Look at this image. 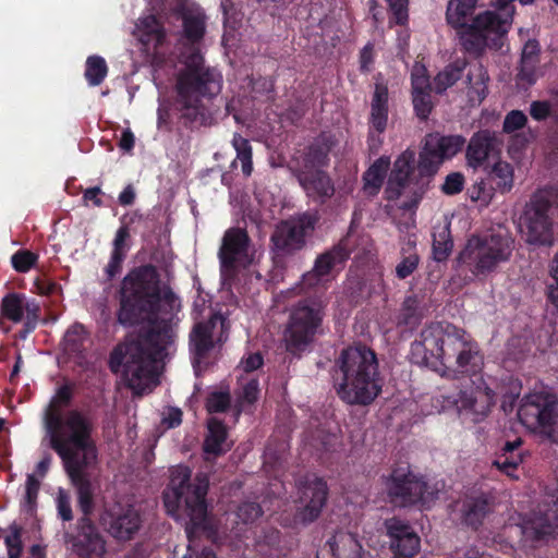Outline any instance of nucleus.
<instances>
[{"instance_id":"obj_17","label":"nucleus","mask_w":558,"mask_h":558,"mask_svg":"<svg viewBox=\"0 0 558 558\" xmlns=\"http://www.w3.org/2000/svg\"><path fill=\"white\" fill-rule=\"evenodd\" d=\"M178 20L182 23V28L178 35L180 46V56L184 53L201 51V44L206 34V15L199 9H192L181 5L175 10Z\"/></svg>"},{"instance_id":"obj_37","label":"nucleus","mask_w":558,"mask_h":558,"mask_svg":"<svg viewBox=\"0 0 558 558\" xmlns=\"http://www.w3.org/2000/svg\"><path fill=\"white\" fill-rule=\"evenodd\" d=\"M466 65L465 59H457L438 72L434 77V90L436 94L441 95L454 85L463 76Z\"/></svg>"},{"instance_id":"obj_38","label":"nucleus","mask_w":558,"mask_h":558,"mask_svg":"<svg viewBox=\"0 0 558 558\" xmlns=\"http://www.w3.org/2000/svg\"><path fill=\"white\" fill-rule=\"evenodd\" d=\"M488 81V73L482 64L472 65L468 71L465 81L470 97L472 99L476 98L480 102L483 101L487 95Z\"/></svg>"},{"instance_id":"obj_30","label":"nucleus","mask_w":558,"mask_h":558,"mask_svg":"<svg viewBox=\"0 0 558 558\" xmlns=\"http://www.w3.org/2000/svg\"><path fill=\"white\" fill-rule=\"evenodd\" d=\"M389 114V89L386 83L376 82L371 100L368 124L377 131H386Z\"/></svg>"},{"instance_id":"obj_25","label":"nucleus","mask_w":558,"mask_h":558,"mask_svg":"<svg viewBox=\"0 0 558 558\" xmlns=\"http://www.w3.org/2000/svg\"><path fill=\"white\" fill-rule=\"evenodd\" d=\"M494 506L495 498L488 493L465 496L460 509L462 524L477 531L485 518L493 511Z\"/></svg>"},{"instance_id":"obj_19","label":"nucleus","mask_w":558,"mask_h":558,"mask_svg":"<svg viewBox=\"0 0 558 558\" xmlns=\"http://www.w3.org/2000/svg\"><path fill=\"white\" fill-rule=\"evenodd\" d=\"M218 324L222 329L226 319L221 315L215 314L208 320L194 325L190 333V350L194 366L199 365L214 349V331Z\"/></svg>"},{"instance_id":"obj_48","label":"nucleus","mask_w":558,"mask_h":558,"mask_svg":"<svg viewBox=\"0 0 558 558\" xmlns=\"http://www.w3.org/2000/svg\"><path fill=\"white\" fill-rule=\"evenodd\" d=\"M326 281L327 279H325L322 275H318V272H316L315 268L313 267L312 270L305 272L302 276V279L300 281V289L305 293H308L311 290H314V294L312 296L323 295L324 298H327L325 294Z\"/></svg>"},{"instance_id":"obj_28","label":"nucleus","mask_w":558,"mask_h":558,"mask_svg":"<svg viewBox=\"0 0 558 558\" xmlns=\"http://www.w3.org/2000/svg\"><path fill=\"white\" fill-rule=\"evenodd\" d=\"M441 165V161H438V159L432 157L429 153H426V150L422 148L416 165L417 173L413 177V198L408 205L409 207L418 205L428 191L429 184Z\"/></svg>"},{"instance_id":"obj_58","label":"nucleus","mask_w":558,"mask_h":558,"mask_svg":"<svg viewBox=\"0 0 558 558\" xmlns=\"http://www.w3.org/2000/svg\"><path fill=\"white\" fill-rule=\"evenodd\" d=\"M527 123L526 114L521 110H511L505 117L502 131L507 134L523 129Z\"/></svg>"},{"instance_id":"obj_26","label":"nucleus","mask_w":558,"mask_h":558,"mask_svg":"<svg viewBox=\"0 0 558 558\" xmlns=\"http://www.w3.org/2000/svg\"><path fill=\"white\" fill-rule=\"evenodd\" d=\"M363 547L351 533L338 532L317 550L316 558H363Z\"/></svg>"},{"instance_id":"obj_40","label":"nucleus","mask_w":558,"mask_h":558,"mask_svg":"<svg viewBox=\"0 0 558 558\" xmlns=\"http://www.w3.org/2000/svg\"><path fill=\"white\" fill-rule=\"evenodd\" d=\"M389 165V158H378L363 175L364 189L372 190L371 193L376 194L384 183Z\"/></svg>"},{"instance_id":"obj_15","label":"nucleus","mask_w":558,"mask_h":558,"mask_svg":"<svg viewBox=\"0 0 558 558\" xmlns=\"http://www.w3.org/2000/svg\"><path fill=\"white\" fill-rule=\"evenodd\" d=\"M389 501L396 507H410L425 504L427 483L415 476L409 465L397 466L385 477Z\"/></svg>"},{"instance_id":"obj_21","label":"nucleus","mask_w":558,"mask_h":558,"mask_svg":"<svg viewBox=\"0 0 558 558\" xmlns=\"http://www.w3.org/2000/svg\"><path fill=\"white\" fill-rule=\"evenodd\" d=\"M415 151L411 148L402 151L393 162L387 184V192L392 197H399L407 187L411 189V199L413 198V177L415 173Z\"/></svg>"},{"instance_id":"obj_8","label":"nucleus","mask_w":558,"mask_h":558,"mask_svg":"<svg viewBox=\"0 0 558 558\" xmlns=\"http://www.w3.org/2000/svg\"><path fill=\"white\" fill-rule=\"evenodd\" d=\"M328 298L306 296L299 300L290 310L283 331L286 351L300 359L311 351L318 337L324 335Z\"/></svg>"},{"instance_id":"obj_2","label":"nucleus","mask_w":558,"mask_h":558,"mask_svg":"<svg viewBox=\"0 0 558 558\" xmlns=\"http://www.w3.org/2000/svg\"><path fill=\"white\" fill-rule=\"evenodd\" d=\"M411 361L425 365L441 377L459 379L482 373L484 355L466 331L449 322H433L412 342Z\"/></svg>"},{"instance_id":"obj_56","label":"nucleus","mask_w":558,"mask_h":558,"mask_svg":"<svg viewBox=\"0 0 558 558\" xmlns=\"http://www.w3.org/2000/svg\"><path fill=\"white\" fill-rule=\"evenodd\" d=\"M538 61L520 60V69L517 74V80L520 84L532 86L537 81V65Z\"/></svg>"},{"instance_id":"obj_32","label":"nucleus","mask_w":558,"mask_h":558,"mask_svg":"<svg viewBox=\"0 0 558 558\" xmlns=\"http://www.w3.org/2000/svg\"><path fill=\"white\" fill-rule=\"evenodd\" d=\"M228 429L226 424L216 417L207 421V434L204 439L203 450L207 454L219 457L231 449L232 444H228Z\"/></svg>"},{"instance_id":"obj_55","label":"nucleus","mask_w":558,"mask_h":558,"mask_svg":"<svg viewBox=\"0 0 558 558\" xmlns=\"http://www.w3.org/2000/svg\"><path fill=\"white\" fill-rule=\"evenodd\" d=\"M263 514L262 506L255 501H244L238 507L236 515L245 524L255 522Z\"/></svg>"},{"instance_id":"obj_10","label":"nucleus","mask_w":558,"mask_h":558,"mask_svg":"<svg viewBox=\"0 0 558 558\" xmlns=\"http://www.w3.org/2000/svg\"><path fill=\"white\" fill-rule=\"evenodd\" d=\"M62 461L64 471L77 492V505L83 517L89 518L95 508L93 485L87 470L98 461L97 445L75 447L56 452Z\"/></svg>"},{"instance_id":"obj_64","label":"nucleus","mask_w":558,"mask_h":558,"mask_svg":"<svg viewBox=\"0 0 558 558\" xmlns=\"http://www.w3.org/2000/svg\"><path fill=\"white\" fill-rule=\"evenodd\" d=\"M520 392H521V384L512 383L509 388V391H506L502 395L501 408L504 409L505 412L513 410V407L520 397Z\"/></svg>"},{"instance_id":"obj_46","label":"nucleus","mask_w":558,"mask_h":558,"mask_svg":"<svg viewBox=\"0 0 558 558\" xmlns=\"http://www.w3.org/2000/svg\"><path fill=\"white\" fill-rule=\"evenodd\" d=\"M108 73L106 60L100 56H90L86 60L85 78L90 86L100 85Z\"/></svg>"},{"instance_id":"obj_13","label":"nucleus","mask_w":558,"mask_h":558,"mask_svg":"<svg viewBox=\"0 0 558 558\" xmlns=\"http://www.w3.org/2000/svg\"><path fill=\"white\" fill-rule=\"evenodd\" d=\"M520 422L529 429L558 442V402L545 392L523 397L518 409Z\"/></svg>"},{"instance_id":"obj_43","label":"nucleus","mask_w":558,"mask_h":558,"mask_svg":"<svg viewBox=\"0 0 558 558\" xmlns=\"http://www.w3.org/2000/svg\"><path fill=\"white\" fill-rule=\"evenodd\" d=\"M23 300V295L19 293L5 294L1 301V315L13 323L22 322L24 316Z\"/></svg>"},{"instance_id":"obj_60","label":"nucleus","mask_w":558,"mask_h":558,"mask_svg":"<svg viewBox=\"0 0 558 558\" xmlns=\"http://www.w3.org/2000/svg\"><path fill=\"white\" fill-rule=\"evenodd\" d=\"M515 0H494L496 8L502 12V15L498 13V19L500 21H507V32L509 31L510 25L512 23V17L514 14V7L512 5V3ZM519 2L523 5H526L532 4L534 0H519Z\"/></svg>"},{"instance_id":"obj_49","label":"nucleus","mask_w":558,"mask_h":558,"mask_svg":"<svg viewBox=\"0 0 558 558\" xmlns=\"http://www.w3.org/2000/svg\"><path fill=\"white\" fill-rule=\"evenodd\" d=\"M206 410L208 413H225L231 405V396L228 390H215L211 391L206 398Z\"/></svg>"},{"instance_id":"obj_62","label":"nucleus","mask_w":558,"mask_h":558,"mask_svg":"<svg viewBox=\"0 0 558 558\" xmlns=\"http://www.w3.org/2000/svg\"><path fill=\"white\" fill-rule=\"evenodd\" d=\"M57 511L58 517L62 521H71L73 520V512L71 507V497L68 492L60 488L57 495Z\"/></svg>"},{"instance_id":"obj_9","label":"nucleus","mask_w":558,"mask_h":558,"mask_svg":"<svg viewBox=\"0 0 558 558\" xmlns=\"http://www.w3.org/2000/svg\"><path fill=\"white\" fill-rule=\"evenodd\" d=\"M514 250V240L509 233L472 235L458 255V263L464 265L475 277H486L508 263Z\"/></svg>"},{"instance_id":"obj_29","label":"nucleus","mask_w":558,"mask_h":558,"mask_svg":"<svg viewBox=\"0 0 558 558\" xmlns=\"http://www.w3.org/2000/svg\"><path fill=\"white\" fill-rule=\"evenodd\" d=\"M465 138L462 135H440L430 133L425 136L423 149L429 153L432 157L444 162L462 150Z\"/></svg>"},{"instance_id":"obj_22","label":"nucleus","mask_w":558,"mask_h":558,"mask_svg":"<svg viewBox=\"0 0 558 558\" xmlns=\"http://www.w3.org/2000/svg\"><path fill=\"white\" fill-rule=\"evenodd\" d=\"M80 556L99 558L105 554V542L90 518L82 517L77 521V533L70 538Z\"/></svg>"},{"instance_id":"obj_50","label":"nucleus","mask_w":558,"mask_h":558,"mask_svg":"<svg viewBox=\"0 0 558 558\" xmlns=\"http://www.w3.org/2000/svg\"><path fill=\"white\" fill-rule=\"evenodd\" d=\"M38 255L28 250H19L11 257V264L15 271L25 274L37 263Z\"/></svg>"},{"instance_id":"obj_51","label":"nucleus","mask_w":558,"mask_h":558,"mask_svg":"<svg viewBox=\"0 0 558 558\" xmlns=\"http://www.w3.org/2000/svg\"><path fill=\"white\" fill-rule=\"evenodd\" d=\"M412 94L432 92V83L424 65L416 64L411 73Z\"/></svg>"},{"instance_id":"obj_35","label":"nucleus","mask_w":558,"mask_h":558,"mask_svg":"<svg viewBox=\"0 0 558 558\" xmlns=\"http://www.w3.org/2000/svg\"><path fill=\"white\" fill-rule=\"evenodd\" d=\"M140 32V40L145 46L159 48L166 41V29L163 24L155 15H147L140 19L136 25Z\"/></svg>"},{"instance_id":"obj_39","label":"nucleus","mask_w":558,"mask_h":558,"mask_svg":"<svg viewBox=\"0 0 558 558\" xmlns=\"http://www.w3.org/2000/svg\"><path fill=\"white\" fill-rule=\"evenodd\" d=\"M492 187L501 193H508L513 186V168L506 161H497L489 172Z\"/></svg>"},{"instance_id":"obj_45","label":"nucleus","mask_w":558,"mask_h":558,"mask_svg":"<svg viewBox=\"0 0 558 558\" xmlns=\"http://www.w3.org/2000/svg\"><path fill=\"white\" fill-rule=\"evenodd\" d=\"M232 146L236 151V159H239L241 162L243 174L246 177L251 175L253 171V153L248 140H246L239 133H234L232 138Z\"/></svg>"},{"instance_id":"obj_24","label":"nucleus","mask_w":558,"mask_h":558,"mask_svg":"<svg viewBox=\"0 0 558 558\" xmlns=\"http://www.w3.org/2000/svg\"><path fill=\"white\" fill-rule=\"evenodd\" d=\"M336 141L332 135L322 132L303 151L294 171L322 170L329 165V154Z\"/></svg>"},{"instance_id":"obj_33","label":"nucleus","mask_w":558,"mask_h":558,"mask_svg":"<svg viewBox=\"0 0 558 558\" xmlns=\"http://www.w3.org/2000/svg\"><path fill=\"white\" fill-rule=\"evenodd\" d=\"M350 255L351 251L348 248L347 244L339 242L331 248L319 254L316 257L313 267L318 275H322L326 279V277L330 276L333 270H340L343 268L345 262L350 258Z\"/></svg>"},{"instance_id":"obj_4","label":"nucleus","mask_w":558,"mask_h":558,"mask_svg":"<svg viewBox=\"0 0 558 558\" xmlns=\"http://www.w3.org/2000/svg\"><path fill=\"white\" fill-rule=\"evenodd\" d=\"M179 60L183 65L175 83V106L180 118L189 128L209 125L213 118L202 100H211L220 94L222 75L216 68L205 64L201 51L184 53Z\"/></svg>"},{"instance_id":"obj_61","label":"nucleus","mask_w":558,"mask_h":558,"mask_svg":"<svg viewBox=\"0 0 558 558\" xmlns=\"http://www.w3.org/2000/svg\"><path fill=\"white\" fill-rule=\"evenodd\" d=\"M259 381L257 378H252L245 383L242 388V392L239 396V403L242 405L243 403L254 404L259 397Z\"/></svg>"},{"instance_id":"obj_18","label":"nucleus","mask_w":558,"mask_h":558,"mask_svg":"<svg viewBox=\"0 0 558 558\" xmlns=\"http://www.w3.org/2000/svg\"><path fill=\"white\" fill-rule=\"evenodd\" d=\"M392 558H413L421 548V538L412 525L399 518L385 521Z\"/></svg>"},{"instance_id":"obj_12","label":"nucleus","mask_w":558,"mask_h":558,"mask_svg":"<svg viewBox=\"0 0 558 558\" xmlns=\"http://www.w3.org/2000/svg\"><path fill=\"white\" fill-rule=\"evenodd\" d=\"M317 223L315 215L304 213L295 218L281 221L270 236L272 260L277 267H286L287 258L304 248L306 236Z\"/></svg>"},{"instance_id":"obj_5","label":"nucleus","mask_w":558,"mask_h":558,"mask_svg":"<svg viewBox=\"0 0 558 558\" xmlns=\"http://www.w3.org/2000/svg\"><path fill=\"white\" fill-rule=\"evenodd\" d=\"M331 377L337 396L350 405H369L383 390L377 355L362 343L340 352Z\"/></svg>"},{"instance_id":"obj_36","label":"nucleus","mask_w":558,"mask_h":558,"mask_svg":"<svg viewBox=\"0 0 558 558\" xmlns=\"http://www.w3.org/2000/svg\"><path fill=\"white\" fill-rule=\"evenodd\" d=\"M400 262L396 266V276L398 279H407L418 267L420 256L416 248V239L409 236L401 242Z\"/></svg>"},{"instance_id":"obj_1","label":"nucleus","mask_w":558,"mask_h":558,"mask_svg":"<svg viewBox=\"0 0 558 558\" xmlns=\"http://www.w3.org/2000/svg\"><path fill=\"white\" fill-rule=\"evenodd\" d=\"M181 308L180 300L168 284H161L157 268L142 265L122 280L117 322L123 327L148 323L146 333L120 343L109 355L112 373H122L133 396L142 397L159 384L158 362L175 339L172 322Z\"/></svg>"},{"instance_id":"obj_34","label":"nucleus","mask_w":558,"mask_h":558,"mask_svg":"<svg viewBox=\"0 0 558 558\" xmlns=\"http://www.w3.org/2000/svg\"><path fill=\"white\" fill-rule=\"evenodd\" d=\"M522 445L523 440L520 437H517L511 441H506L501 447L500 452L494 460L493 465L504 474L512 478H518V476L514 475V472L523 462V451L521 449Z\"/></svg>"},{"instance_id":"obj_16","label":"nucleus","mask_w":558,"mask_h":558,"mask_svg":"<svg viewBox=\"0 0 558 558\" xmlns=\"http://www.w3.org/2000/svg\"><path fill=\"white\" fill-rule=\"evenodd\" d=\"M300 493L304 505L296 510L294 520L306 526L319 518L329 496V487L323 477L314 475L301 483Z\"/></svg>"},{"instance_id":"obj_41","label":"nucleus","mask_w":558,"mask_h":558,"mask_svg":"<svg viewBox=\"0 0 558 558\" xmlns=\"http://www.w3.org/2000/svg\"><path fill=\"white\" fill-rule=\"evenodd\" d=\"M453 248V240L449 226L441 227L433 233V258L438 262L448 259Z\"/></svg>"},{"instance_id":"obj_53","label":"nucleus","mask_w":558,"mask_h":558,"mask_svg":"<svg viewBox=\"0 0 558 558\" xmlns=\"http://www.w3.org/2000/svg\"><path fill=\"white\" fill-rule=\"evenodd\" d=\"M122 225L117 230L114 239L112 241V254L121 255L126 257L128 251L130 250V244L128 243L130 240V229L125 223V216L121 219Z\"/></svg>"},{"instance_id":"obj_23","label":"nucleus","mask_w":558,"mask_h":558,"mask_svg":"<svg viewBox=\"0 0 558 558\" xmlns=\"http://www.w3.org/2000/svg\"><path fill=\"white\" fill-rule=\"evenodd\" d=\"M108 517V532L119 541L132 539L142 525L141 513L131 505L112 509Z\"/></svg>"},{"instance_id":"obj_54","label":"nucleus","mask_w":558,"mask_h":558,"mask_svg":"<svg viewBox=\"0 0 558 558\" xmlns=\"http://www.w3.org/2000/svg\"><path fill=\"white\" fill-rule=\"evenodd\" d=\"M7 546L8 556L15 558L22 556L23 543H22V527L13 523L10 525V534L4 538Z\"/></svg>"},{"instance_id":"obj_57","label":"nucleus","mask_w":558,"mask_h":558,"mask_svg":"<svg viewBox=\"0 0 558 558\" xmlns=\"http://www.w3.org/2000/svg\"><path fill=\"white\" fill-rule=\"evenodd\" d=\"M391 12L390 23L405 25L409 21V0H387Z\"/></svg>"},{"instance_id":"obj_7","label":"nucleus","mask_w":558,"mask_h":558,"mask_svg":"<svg viewBox=\"0 0 558 558\" xmlns=\"http://www.w3.org/2000/svg\"><path fill=\"white\" fill-rule=\"evenodd\" d=\"M477 0H450L446 10L447 23L457 31L462 48L474 54L486 48L499 49L507 34V21L498 13L485 11L475 16Z\"/></svg>"},{"instance_id":"obj_44","label":"nucleus","mask_w":558,"mask_h":558,"mask_svg":"<svg viewBox=\"0 0 558 558\" xmlns=\"http://www.w3.org/2000/svg\"><path fill=\"white\" fill-rule=\"evenodd\" d=\"M87 331L82 324L72 325L64 335V350L69 354H81L85 350Z\"/></svg>"},{"instance_id":"obj_11","label":"nucleus","mask_w":558,"mask_h":558,"mask_svg":"<svg viewBox=\"0 0 558 558\" xmlns=\"http://www.w3.org/2000/svg\"><path fill=\"white\" fill-rule=\"evenodd\" d=\"M556 194L548 189H538L526 203L522 219L525 242L534 246H551L554 236V207Z\"/></svg>"},{"instance_id":"obj_63","label":"nucleus","mask_w":558,"mask_h":558,"mask_svg":"<svg viewBox=\"0 0 558 558\" xmlns=\"http://www.w3.org/2000/svg\"><path fill=\"white\" fill-rule=\"evenodd\" d=\"M40 488V482L34 474H28L25 483L24 500L29 510H33L37 504V497Z\"/></svg>"},{"instance_id":"obj_27","label":"nucleus","mask_w":558,"mask_h":558,"mask_svg":"<svg viewBox=\"0 0 558 558\" xmlns=\"http://www.w3.org/2000/svg\"><path fill=\"white\" fill-rule=\"evenodd\" d=\"M294 175L306 195L325 203L335 194V185L329 174L324 170L294 171Z\"/></svg>"},{"instance_id":"obj_59","label":"nucleus","mask_w":558,"mask_h":558,"mask_svg":"<svg viewBox=\"0 0 558 558\" xmlns=\"http://www.w3.org/2000/svg\"><path fill=\"white\" fill-rule=\"evenodd\" d=\"M464 183L465 179L461 172H451L445 178L440 190L445 195H456L463 191Z\"/></svg>"},{"instance_id":"obj_14","label":"nucleus","mask_w":558,"mask_h":558,"mask_svg":"<svg viewBox=\"0 0 558 558\" xmlns=\"http://www.w3.org/2000/svg\"><path fill=\"white\" fill-rule=\"evenodd\" d=\"M250 245L251 239L245 229L232 227L226 230L218 251L223 284L231 286L238 279L241 269L250 266L252 262Z\"/></svg>"},{"instance_id":"obj_6","label":"nucleus","mask_w":558,"mask_h":558,"mask_svg":"<svg viewBox=\"0 0 558 558\" xmlns=\"http://www.w3.org/2000/svg\"><path fill=\"white\" fill-rule=\"evenodd\" d=\"M74 391L73 383L59 386L44 411L46 436L54 452L96 442L93 437L95 421L89 413L78 409L62 413V409L72 403Z\"/></svg>"},{"instance_id":"obj_52","label":"nucleus","mask_w":558,"mask_h":558,"mask_svg":"<svg viewBox=\"0 0 558 558\" xmlns=\"http://www.w3.org/2000/svg\"><path fill=\"white\" fill-rule=\"evenodd\" d=\"M412 102L416 117L421 121H426L434 109L432 92L412 94Z\"/></svg>"},{"instance_id":"obj_42","label":"nucleus","mask_w":558,"mask_h":558,"mask_svg":"<svg viewBox=\"0 0 558 558\" xmlns=\"http://www.w3.org/2000/svg\"><path fill=\"white\" fill-rule=\"evenodd\" d=\"M529 113L531 118L536 122H545L550 120L551 122L558 124V99L555 101L547 99L533 100L530 104Z\"/></svg>"},{"instance_id":"obj_31","label":"nucleus","mask_w":558,"mask_h":558,"mask_svg":"<svg viewBox=\"0 0 558 558\" xmlns=\"http://www.w3.org/2000/svg\"><path fill=\"white\" fill-rule=\"evenodd\" d=\"M495 136L488 130L474 133L466 147L468 166L477 169L487 160L494 148Z\"/></svg>"},{"instance_id":"obj_3","label":"nucleus","mask_w":558,"mask_h":558,"mask_svg":"<svg viewBox=\"0 0 558 558\" xmlns=\"http://www.w3.org/2000/svg\"><path fill=\"white\" fill-rule=\"evenodd\" d=\"M208 485L206 477L197 476L191 482V470L180 465L171 471L170 482L162 493L163 505L170 515L189 518L185 531L190 545L183 558H217L211 546L199 543L203 535L209 537L213 534L207 517Z\"/></svg>"},{"instance_id":"obj_47","label":"nucleus","mask_w":558,"mask_h":558,"mask_svg":"<svg viewBox=\"0 0 558 558\" xmlns=\"http://www.w3.org/2000/svg\"><path fill=\"white\" fill-rule=\"evenodd\" d=\"M422 316L418 298L416 295L407 296L401 306L400 324L415 326L420 323Z\"/></svg>"},{"instance_id":"obj_20","label":"nucleus","mask_w":558,"mask_h":558,"mask_svg":"<svg viewBox=\"0 0 558 558\" xmlns=\"http://www.w3.org/2000/svg\"><path fill=\"white\" fill-rule=\"evenodd\" d=\"M495 391L486 385L484 379L478 378V384L471 391L460 390L453 403L459 410L468 411L476 415V421L483 420L490 412L495 404Z\"/></svg>"}]
</instances>
